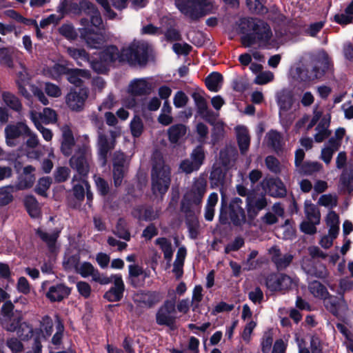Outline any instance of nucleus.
I'll return each mask as SVG.
<instances>
[{
	"instance_id": "f257e3e1",
	"label": "nucleus",
	"mask_w": 353,
	"mask_h": 353,
	"mask_svg": "<svg viewBox=\"0 0 353 353\" xmlns=\"http://www.w3.org/2000/svg\"><path fill=\"white\" fill-rule=\"evenodd\" d=\"M240 32L243 34L241 43L248 48L258 44L260 48L271 49L277 48L276 41L272 39L270 26L257 18H242L239 23Z\"/></svg>"
},
{
	"instance_id": "f03ea898",
	"label": "nucleus",
	"mask_w": 353,
	"mask_h": 353,
	"mask_svg": "<svg viewBox=\"0 0 353 353\" xmlns=\"http://www.w3.org/2000/svg\"><path fill=\"white\" fill-rule=\"evenodd\" d=\"M171 183V170L160 155L153 159L151 170L152 191L154 194H165Z\"/></svg>"
},
{
	"instance_id": "7ed1b4c3",
	"label": "nucleus",
	"mask_w": 353,
	"mask_h": 353,
	"mask_svg": "<svg viewBox=\"0 0 353 353\" xmlns=\"http://www.w3.org/2000/svg\"><path fill=\"white\" fill-rule=\"evenodd\" d=\"M92 164L90 150L85 146L79 148L69 160L70 166L77 172L73 176L72 183L87 179Z\"/></svg>"
},
{
	"instance_id": "20e7f679",
	"label": "nucleus",
	"mask_w": 353,
	"mask_h": 353,
	"mask_svg": "<svg viewBox=\"0 0 353 353\" xmlns=\"http://www.w3.org/2000/svg\"><path fill=\"white\" fill-rule=\"evenodd\" d=\"M276 100L279 108L280 123L288 129L296 118L294 112L291 110L295 103L294 94L289 89H282L276 92Z\"/></svg>"
},
{
	"instance_id": "39448f33",
	"label": "nucleus",
	"mask_w": 353,
	"mask_h": 353,
	"mask_svg": "<svg viewBox=\"0 0 353 353\" xmlns=\"http://www.w3.org/2000/svg\"><path fill=\"white\" fill-rule=\"evenodd\" d=\"M149 45L143 41L134 40L122 48L123 62L132 66L144 65L148 59Z\"/></svg>"
},
{
	"instance_id": "423d86ee",
	"label": "nucleus",
	"mask_w": 353,
	"mask_h": 353,
	"mask_svg": "<svg viewBox=\"0 0 353 353\" xmlns=\"http://www.w3.org/2000/svg\"><path fill=\"white\" fill-rule=\"evenodd\" d=\"M179 10L192 21L208 14L212 9V0H179Z\"/></svg>"
},
{
	"instance_id": "0eeeda50",
	"label": "nucleus",
	"mask_w": 353,
	"mask_h": 353,
	"mask_svg": "<svg viewBox=\"0 0 353 353\" xmlns=\"http://www.w3.org/2000/svg\"><path fill=\"white\" fill-rule=\"evenodd\" d=\"M299 279L283 273L269 274L265 279L266 287L272 292H285L298 285Z\"/></svg>"
},
{
	"instance_id": "6e6552de",
	"label": "nucleus",
	"mask_w": 353,
	"mask_h": 353,
	"mask_svg": "<svg viewBox=\"0 0 353 353\" xmlns=\"http://www.w3.org/2000/svg\"><path fill=\"white\" fill-rule=\"evenodd\" d=\"M155 319L159 325L166 326L172 330L176 327L177 316L175 297L164 301L158 309Z\"/></svg>"
},
{
	"instance_id": "1a4fd4ad",
	"label": "nucleus",
	"mask_w": 353,
	"mask_h": 353,
	"mask_svg": "<svg viewBox=\"0 0 353 353\" xmlns=\"http://www.w3.org/2000/svg\"><path fill=\"white\" fill-rule=\"evenodd\" d=\"M119 134L117 131H110V138H108L102 132L98 134V156L102 165H105L107 162L108 153L114 148L115 139Z\"/></svg>"
},
{
	"instance_id": "9d476101",
	"label": "nucleus",
	"mask_w": 353,
	"mask_h": 353,
	"mask_svg": "<svg viewBox=\"0 0 353 353\" xmlns=\"http://www.w3.org/2000/svg\"><path fill=\"white\" fill-rule=\"evenodd\" d=\"M88 95L89 90L87 88L71 90L65 97V103L71 110L80 112L83 109Z\"/></svg>"
},
{
	"instance_id": "9b49d317",
	"label": "nucleus",
	"mask_w": 353,
	"mask_h": 353,
	"mask_svg": "<svg viewBox=\"0 0 353 353\" xmlns=\"http://www.w3.org/2000/svg\"><path fill=\"white\" fill-rule=\"evenodd\" d=\"M29 130L26 122L19 121L8 125L4 130L6 143L10 147H14L18 144V139L24 136Z\"/></svg>"
},
{
	"instance_id": "f8f14e48",
	"label": "nucleus",
	"mask_w": 353,
	"mask_h": 353,
	"mask_svg": "<svg viewBox=\"0 0 353 353\" xmlns=\"http://www.w3.org/2000/svg\"><path fill=\"white\" fill-rule=\"evenodd\" d=\"M81 24L83 28L79 29L80 34L81 37L85 40L88 46L92 48H99L104 43L103 37L99 34V31L86 27V26H88L87 19H81Z\"/></svg>"
},
{
	"instance_id": "ddd939ff",
	"label": "nucleus",
	"mask_w": 353,
	"mask_h": 353,
	"mask_svg": "<svg viewBox=\"0 0 353 353\" xmlns=\"http://www.w3.org/2000/svg\"><path fill=\"white\" fill-rule=\"evenodd\" d=\"M129 165V159L122 152H116L113 159V179L116 187L121 185L125 172Z\"/></svg>"
},
{
	"instance_id": "4468645a",
	"label": "nucleus",
	"mask_w": 353,
	"mask_h": 353,
	"mask_svg": "<svg viewBox=\"0 0 353 353\" xmlns=\"http://www.w3.org/2000/svg\"><path fill=\"white\" fill-rule=\"evenodd\" d=\"M266 205L267 201L264 195L254 191L249 192L246 198V210L249 216H256Z\"/></svg>"
},
{
	"instance_id": "2eb2a0df",
	"label": "nucleus",
	"mask_w": 353,
	"mask_h": 353,
	"mask_svg": "<svg viewBox=\"0 0 353 353\" xmlns=\"http://www.w3.org/2000/svg\"><path fill=\"white\" fill-rule=\"evenodd\" d=\"M108 279L110 280V283H113V286L105 293L104 298L111 302L120 301L125 290V285L121 275L114 274L110 277L108 276Z\"/></svg>"
},
{
	"instance_id": "dca6fc26",
	"label": "nucleus",
	"mask_w": 353,
	"mask_h": 353,
	"mask_svg": "<svg viewBox=\"0 0 353 353\" xmlns=\"http://www.w3.org/2000/svg\"><path fill=\"white\" fill-rule=\"evenodd\" d=\"M196 111L199 115L205 121L213 123L215 121L214 113L208 108V102L203 94L199 92H194L192 94Z\"/></svg>"
},
{
	"instance_id": "f3484780",
	"label": "nucleus",
	"mask_w": 353,
	"mask_h": 353,
	"mask_svg": "<svg viewBox=\"0 0 353 353\" xmlns=\"http://www.w3.org/2000/svg\"><path fill=\"white\" fill-rule=\"evenodd\" d=\"M243 201L239 197L232 199L229 205V216L234 225L241 226L246 222L245 210L242 207Z\"/></svg>"
},
{
	"instance_id": "a211bd4d",
	"label": "nucleus",
	"mask_w": 353,
	"mask_h": 353,
	"mask_svg": "<svg viewBox=\"0 0 353 353\" xmlns=\"http://www.w3.org/2000/svg\"><path fill=\"white\" fill-rule=\"evenodd\" d=\"M75 268L77 273L84 278L92 276L93 281L101 285L110 283V280L108 279V276L101 274L98 270L95 269L89 262H83L79 265H76Z\"/></svg>"
},
{
	"instance_id": "6ab92c4d",
	"label": "nucleus",
	"mask_w": 353,
	"mask_h": 353,
	"mask_svg": "<svg viewBox=\"0 0 353 353\" xmlns=\"http://www.w3.org/2000/svg\"><path fill=\"white\" fill-rule=\"evenodd\" d=\"M321 300L323 301L325 308L335 316H339L341 311L345 312L348 309L343 296L337 298L328 292Z\"/></svg>"
},
{
	"instance_id": "aec40b11",
	"label": "nucleus",
	"mask_w": 353,
	"mask_h": 353,
	"mask_svg": "<svg viewBox=\"0 0 353 353\" xmlns=\"http://www.w3.org/2000/svg\"><path fill=\"white\" fill-rule=\"evenodd\" d=\"M162 296L157 292H137L134 296V301L141 307H152L161 301Z\"/></svg>"
},
{
	"instance_id": "412c9836",
	"label": "nucleus",
	"mask_w": 353,
	"mask_h": 353,
	"mask_svg": "<svg viewBox=\"0 0 353 353\" xmlns=\"http://www.w3.org/2000/svg\"><path fill=\"white\" fill-rule=\"evenodd\" d=\"M202 201H196V199L185 193L181 202V210L186 217H195L196 213L201 211Z\"/></svg>"
},
{
	"instance_id": "4be33fe9",
	"label": "nucleus",
	"mask_w": 353,
	"mask_h": 353,
	"mask_svg": "<svg viewBox=\"0 0 353 353\" xmlns=\"http://www.w3.org/2000/svg\"><path fill=\"white\" fill-rule=\"evenodd\" d=\"M151 84L145 79H134L130 81L128 92L133 96H142L150 94Z\"/></svg>"
},
{
	"instance_id": "5701e85b",
	"label": "nucleus",
	"mask_w": 353,
	"mask_h": 353,
	"mask_svg": "<svg viewBox=\"0 0 353 353\" xmlns=\"http://www.w3.org/2000/svg\"><path fill=\"white\" fill-rule=\"evenodd\" d=\"M62 141L61 145V150L63 154L65 157L70 156L75 145V141L72 132L69 126L64 125L61 128Z\"/></svg>"
},
{
	"instance_id": "b1692460",
	"label": "nucleus",
	"mask_w": 353,
	"mask_h": 353,
	"mask_svg": "<svg viewBox=\"0 0 353 353\" xmlns=\"http://www.w3.org/2000/svg\"><path fill=\"white\" fill-rule=\"evenodd\" d=\"M122 58V50L119 51L114 46H108L99 53V59L108 65L116 61L123 63V59Z\"/></svg>"
},
{
	"instance_id": "393cba45",
	"label": "nucleus",
	"mask_w": 353,
	"mask_h": 353,
	"mask_svg": "<svg viewBox=\"0 0 353 353\" xmlns=\"http://www.w3.org/2000/svg\"><path fill=\"white\" fill-rule=\"evenodd\" d=\"M70 293V290L68 287L59 283L50 286L46 295L51 302H59L68 297Z\"/></svg>"
},
{
	"instance_id": "a878e982",
	"label": "nucleus",
	"mask_w": 353,
	"mask_h": 353,
	"mask_svg": "<svg viewBox=\"0 0 353 353\" xmlns=\"http://www.w3.org/2000/svg\"><path fill=\"white\" fill-rule=\"evenodd\" d=\"M270 253L272 255V261L278 270L285 269L293 259V256L291 254L281 255L280 250L276 246L270 249Z\"/></svg>"
},
{
	"instance_id": "bb28decb",
	"label": "nucleus",
	"mask_w": 353,
	"mask_h": 353,
	"mask_svg": "<svg viewBox=\"0 0 353 353\" xmlns=\"http://www.w3.org/2000/svg\"><path fill=\"white\" fill-rule=\"evenodd\" d=\"M207 180L203 176L194 179L191 189L186 192L188 194L196 199L198 201H202L207 190Z\"/></svg>"
},
{
	"instance_id": "cd10ccee",
	"label": "nucleus",
	"mask_w": 353,
	"mask_h": 353,
	"mask_svg": "<svg viewBox=\"0 0 353 353\" xmlns=\"http://www.w3.org/2000/svg\"><path fill=\"white\" fill-rule=\"evenodd\" d=\"M236 139L241 154H245L249 149L250 144V136L248 128L243 125L235 128Z\"/></svg>"
},
{
	"instance_id": "c85d7f7f",
	"label": "nucleus",
	"mask_w": 353,
	"mask_h": 353,
	"mask_svg": "<svg viewBox=\"0 0 353 353\" xmlns=\"http://www.w3.org/2000/svg\"><path fill=\"white\" fill-rule=\"evenodd\" d=\"M36 234L47 245L50 252L54 253L57 252V241L59 236V232L48 233L41 228H38L36 230Z\"/></svg>"
},
{
	"instance_id": "c756f323",
	"label": "nucleus",
	"mask_w": 353,
	"mask_h": 353,
	"mask_svg": "<svg viewBox=\"0 0 353 353\" xmlns=\"http://www.w3.org/2000/svg\"><path fill=\"white\" fill-rule=\"evenodd\" d=\"M265 185L268 194L273 197H283L286 194V189L283 183L279 179H270Z\"/></svg>"
},
{
	"instance_id": "7c9ffc66",
	"label": "nucleus",
	"mask_w": 353,
	"mask_h": 353,
	"mask_svg": "<svg viewBox=\"0 0 353 353\" xmlns=\"http://www.w3.org/2000/svg\"><path fill=\"white\" fill-rule=\"evenodd\" d=\"M66 75L68 81L76 86H81L83 79H89L90 78V72L83 69L68 70Z\"/></svg>"
},
{
	"instance_id": "2f4dec72",
	"label": "nucleus",
	"mask_w": 353,
	"mask_h": 353,
	"mask_svg": "<svg viewBox=\"0 0 353 353\" xmlns=\"http://www.w3.org/2000/svg\"><path fill=\"white\" fill-rule=\"evenodd\" d=\"M340 142L334 138H330L327 145L321 150V159L326 163L331 162L334 153L339 149Z\"/></svg>"
},
{
	"instance_id": "473e14b6",
	"label": "nucleus",
	"mask_w": 353,
	"mask_h": 353,
	"mask_svg": "<svg viewBox=\"0 0 353 353\" xmlns=\"http://www.w3.org/2000/svg\"><path fill=\"white\" fill-rule=\"evenodd\" d=\"M71 9L75 14L84 13L90 17L98 10L92 3L87 0H81L79 3H72Z\"/></svg>"
},
{
	"instance_id": "72a5a7b5",
	"label": "nucleus",
	"mask_w": 353,
	"mask_h": 353,
	"mask_svg": "<svg viewBox=\"0 0 353 353\" xmlns=\"http://www.w3.org/2000/svg\"><path fill=\"white\" fill-rule=\"evenodd\" d=\"M330 125V121L326 118H323L315 128L316 133L314 138L316 142L321 143L325 139L329 137L331 134L328 128Z\"/></svg>"
},
{
	"instance_id": "f704fd0d",
	"label": "nucleus",
	"mask_w": 353,
	"mask_h": 353,
	"mask_svg": "<svg viewBox=\"0 0 353 353\" xmlns=\"http://www.w3.org/2000/svg\"><path fill=\"white\" fill-rule=\"evenodd\" d=\"M187 132V127L183 124H175L168 130V139L172 143H176Z\"/></svg>"
},
{
	"instance_id": "c9c22d12",
	"label": "nucleus",
	"mask_w": 353,
	"mask_h": 353,
	"mask_svg": "<svg viewBox=\"0 0 353 353\" xmlns=\"http://www.w3.org/2000/svg\"><path fill=\"white\" fill-rule=\"evenodd\" d=\"M329 234L336 238L339 231V216L334 211H330L325 218Z\"/></svg>"
},
{
	"instance_id": "e433bc0d",
	"label": "nucleus",
	"mask_w": 353,
	"mask_h": 353,
	"mask_svg": "<svg viewBox=\"0 0 353 353\" xmlns=\"http://www.w3.org/2000/svg\"><path fill=\"white\" fill-rule=\"evenodd\" d=\"M156 245H159L161 250L163 253L164 259L170 263L173 256L174 249L171 241L165 237L157 238L155 240Z\"/></svg>"
},
{
	"instance_id": "4c0bfd02",
	"label": "nucleus",
	"mask_w": 353,
	"mask_h": 353,
	"mask_svg": "<svg viewBox=\"0 0 353 353\" xmlns=\"http://www.w3.org/2000/svg\"><path fill=\"white\" fill-rule=\"evenodd\" d=\"M24 205L31 217L38 218L41 215L39 203L34 196H26L24 199Z\"/></svg>"
},
{
	"instance_id": "58836bf2",
	"label": "nucleus",
	"mask_w": 353,
	"mask_h": 353,
	"mask_svg": "<svg viewBox=\"0 0 353 353\" xmlns=\"http://www.w3.org/2000/svg\"><path fill=\"white\" fill-rule=\"evenodd\" d=\"M205 83L209 90L218 92L222 86L223 76L219 72H214L205 78Z\"/></svg>"
},
{
	"instance_id": "ea45409f",
	"label": "nucleus",
	"mask_w": 353,
	"mask_h": 353,
	"mask_svg": "<svg viewBox=\"0 0 353 353\" xmlns=\"http://www.w3.org/2000/svg\"><path fill=\"white\" fill-rule=\"evenodd\" d=\"M304 211L307 220L312 223L319 224L321 213L319 208L314 204L311 202H305Z\"/></svg>"
},
{
	"instance_id": "a19ab883",
	"label": "nucleus",
	"mask_w": 353,
	"mask_h": 353,
	"mask_svg": "<svg viewBox=\"0 0 353 353\" xmlns=\"http://www.w3.org/2000/svg\"><path fill=\"white\" fill-rule=\"evenodd\" d=\"M67 52L79 65L90 61L88 54L84 49L69 47L67 48Z\"/></svg>"
},
{
	"instance_id": "79ce46f5",
	"label": "nucleus",
	"mask_w": 353,
	"mask_h": 353,
	"mask_svg": "<svg viewBox=\"0 0 353 353\" xmlns=\"http://www.w3.org/2000/svg\"><path fill=\"white\" fill-rule=\"evenodd\" d=\"M218 194L216 192L211 193L207 200L205 207L204 216L205 220L211 221L213 220L214 215V208L218 202Z\"/></svg>"
},
{
	"instance_id": "37998d69",
	"label": "nucleus",
	"mask_w": 353,
	"mask_h": 353,
	"mask_svg": "<svg viewBox=\"0 0 353 353\" xmlns=\"http://www.w3.org/2000/svg\"><path fill=\"white\" fill-rule=\"evenodd\" d=\"M322 169V165L316 161H305L296 171L301 175H312Z\"/></svg>"
},
{
	"instance_id": "c03bdc74",
	"label": "nucleus",
	"mask_w": 353,
	"mask_h": 353,
	"mask_svg": "<svg viewBox=\"0 0 353 353\" xmlns=\"http://www.w3.org/2000/svg\"><path fill=\"white\" fill-rule=\"evenodd\" d=\"M2 99L5 104L16 112H20L22 109V104L17 97L10 92H3Z\"/></svg>"
},
{
	"instance_id": "a18cd8bd",
	"label": "nucleus",
	"mask_w": 353,
	"mask_h": 353,
	"mask_svg": "<svg viewBox=\"0 0 353 353\" xmlns=\"http://www.w3.org/2000/svg\"><path fill=\"white\" fill-rule=\"evenodd\" d=\"M308 290L315 297L319 299H323L328 294V291L325 286L320 281H313L308 283Z\"/></svg>"
},
{
	"instance_id": "49530a36",
	"label": "nucleus",
	"mask_w": 353,
	"mask_h": 353,
	"mask_svg": "<svg viewBox=\"0 0 353 353\" xmlns=\"http://www.w3.org/2000/svg\"><path fill=\"white\" fill-rule=\"evenodd\" d=\"M160 212V209H154L152 207L140 208L139 209V219L145 221H154L159 217Z\"/></svg>"
},
{
	"instance_id": "de8ad7c7",
	"label": "nucleus",
	"mask_w": 353,
	"mask_h": 353,
	"mask_svg": "<svg viewBox=\"0 0 353 353\" xmlns=\"http://www.w3.org/2000/svg\"><path fill=\"white\" fill-rule=\"evenodd\" d=\"M17 191L14 185L0 188V206L9 204L13 200L12 193Z\"/></svg>"
},
{
	"instance_id": "09e8293b",
	"label": "nucleus",
	"mask_w": 353,
	"mask_h": 353,
	"mask_svg": "<svg viewBox=\"0 0 353 353\" xmlns=\"http://www.w3.org/2000/svg\"><path fill=\"white\" fill-rule=\"evenodd\" d=\"M114 233L120 239L128 241L130 240V233L128 229L127 222L123 219L118 220Z\"/></svg>"
},
{
	"instance_id": "8fccbe9b",
	"label": "nucleus",
	"mask_w": 353,
	"mask_h": 353,
	"mask_svg": "<svg viewBox=\"0 0 353 353\" xmlns=\"http://www.w3.org/2000/svg\"><path fill=\"white\" fill-rule=\"evenodd\" d=\"M268 144L276 151L280 150L283 145V137L281 133L275 130H271L267 134Z\"/></svg>"
},
{
	"instance_id": "3c124183",
	"label": "nucleus",
	"mask_w": 353,
	"mask_h": 353,
	"mask_svg": "<svg viewBox=\"0 0 353 353\" xmlns=\"http://www.w3.org/2000/svg\"><path fill=\"white\" fill-rule=\"evenodd\" d=\"M35 181L34 174H22L17 185H14L17 190H26L32 187Z\"/></svg>"
},
{
	"instance_id": "603ef678",
	"label": "nucleus",
	"mask_w": 353,
	"mask_h": 353,
	"mask_svg": "<svg viewBox=\"0 0 353 353\" xmlns=\"http://www.w3.org/2000/svg\"><path fill=\"white\" fill-rule=\"evenodd\" d=\"M190 159L199 168L203 164L205 154L203 148L201 145L196 147L191 152Z\"/></svg>"
},
{
	"instance_id": "864d4df0",
	"label": "nucleus",
	"mask_w": 353,
	"mask_h": 353,
	"mask_svg": "<svg viewBox=\"0 0 353 353\" xmlns=\"http://www.w3.org/2000/svg\"><path fill=\"white\" fill-rule=\"evenodd\" d=\"M39 118L45 124L53 123L57 121V113L50 108H45L41 112H39Z\"/></svg>"
},
{
	"instance_id": "5fc2aeb1",
	"label": "nucleus",
	"mask_w": 353,
	"mask_h": 353,
	"mask_svg": "<svg viewBox=\"0 0 353 353\" xmlns=\"http://www.w3.org/2000/svg\"><path fill=\"white\" fill-rule=\"evenodd\" d=\"M128 269L130 283L132 285L137 287L138 285L137 278L143 274V269L136 264L130 265Z\"/></svg>"
},
{
	"instance_id": "6e6d98bb",
	"label": "nucleus",
	"mask_w": 353,
	"mask_h": 353,
	"mask_svg": "<svg viewBox=\"0 0 353 353\" xmlns=\"http://www.w3.org/2000/svg\"><path fill=\"white\" fill-rule=\"evenodd\" d=\"M51 183L52 181L50 177L46 176L41 178L35 188V192L42 196H46V191L49 189Z\"/></svg>"
},
{
	"instance_id": "4d7b16f0",
	"label": "nucleus",
	"mask_w": 353,
	"mask_h": 353,
	"mask_svg": "<svg viewBox=\"0 0 353 353\" xmlns=\"http://www.w3.org/2000/svg\"><path fill=\"white\" fill-rule=\"evenodd\" d=\"M189 236L191 239H195L199 234V224L196 217H188L186 220Z\"/></svg>"
},
{
	"instance_id": "13d9d810",
	"label": "nucleus",
	"mask_w": 353,
	"mask_h": 353,
	"mask_svg": "<svg viewBox=\"0 0 353 353\" xmlns=\"http://www.w3.org/2000/svg\"><path fill=\"white\" fill-rule=\"evenodd\" d=\"M87 20L88 21V26H86V27L93 28L95 31H99L102 29L103 21L99 10L90 16V21L88 19Z\"/></svg>"
},
{
	"instance_id": "bf43d9fd",
	"label": "nucleus",
	"mask_w": 353,
	"mask_h": 353,
	"mask_svg": "<svg viewBox=\"0 0 353 353\" xmlns=\"http://www.w3.org/2000/svg\"><path fill=\"white\" fill-rule=\"evenodd\" d=\"M59 33L69 40H74L77 37L74 27L69 24H63L59 29Z\"/></svg>"
},
{
	"instance_id": "052dcab7",
	"label": "nucleus",
	"mask_w": 353,
	"mask_h": 353,
	"mask_svg": "<svg viewBox=\"0 0 353 353\" xmlns=\"http://www.w3.org/2000/svg\"><path fill=\"white\" fill-rule=\"evenodd\" d=\"M179 168L182 172L186 174H190L194 171L199 170L200 168L189 158L181 161Z\"/></svg>"
},
{
	"instance_id": "680f3d73",
	"label": "nucleus",
	"mask_w": 353,
	"mask_h": 353,
	"mask_svg": "<svg viewBox=\"0 0 353 353\" xmlns=\"http://www.w3.org/2000/svg\"><path fill=\"white\" fill-rule=\"evenodd\" d=\"M70 174V170L67 167H59L54 173V177L57 182L61 183L65 181Z\"/></svg>"
},
{
	"instance_id": "e2e57ef3",
	"label": "nucleus",
	"mask_w": 353,
	"mask_h": 353,
	"mask_svg": "<svg viewBox=\"0 0 353 353\" xmlns=\"http://www.w3.org/2000/svg\"><path fill=\"white\" fill-rule=\"evenodd\" d=\"M94 181L99 193L103 196L106 195L109 192V185L108 182L103 178L97 175L94 176Z\"/></svg>"
},
{
	"instance_id": "0e129e2a",
	"label": "nucleus",
	"mask_w": 353,
	"mask_h": 353,
	"mask_svg": "<svg viewBox=\"0 0 353 353\" xmlns=\"http://www.w3.org/2000/svg\"><path fill=\"white\" fill-rule=\"evenodd\" d=\"M72 192L74 196L79 201H82L85 197V185L81 181L72 183Z\"/></svg>"
},
{
	"instance_id": "69168bd1",
	"label": "nucleus",
	"mask_w": 353,
	"mask_h": 353,
	"mask_svg": "<svg viewBox=\"0 0 353 353\" xmlns=\"http://www.w3.org/2000/svg\"><path fill=\"white\" fill-rule=\"evenodd\" d=\"M273 79L274 74L272 72H261L256 75L254 83L257 85H263L272 81Z\"/></svg>"
},
{
	"instance_id": "338daca9",
	"label": "nucleus",
	"mask_w": 353,
	"mask_h": 353,
	"mask_svg": "<svg viewBox=\"0 0 353 353\" xmlns=\"http://www.w3.org/2000/svg\"><path fill=\"white\" fill-rule=\"evenodd\" d=\"M319 204L329 208H333L337 205V199L336 196L331 194H324L319 198Z\"/></svg>"
},
{
	"instance_id": "774afa93",
	"label": "nucleus",
	"mask_w": 353,
	"mask_h": 353,
	"mask_svg": "<svg viewBox=\"0 0 353 353\" xmlns=\"http://www.w3.org/2000/svg\"><path fill=\"white\" fill-rule=\"evenodd\" d=\"M188 96L183 91H178L173 98V103L176 108H181L186 105L188 102Z\"/></svg>"
}]
</instances>
